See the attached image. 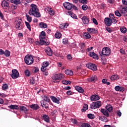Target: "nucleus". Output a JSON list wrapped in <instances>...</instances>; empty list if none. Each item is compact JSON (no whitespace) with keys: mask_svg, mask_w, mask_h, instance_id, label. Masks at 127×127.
Here are the masks:
<instances>
[{"mask_svg":"<svg viewBox=\"0 0 127 127\" xmlns=\"http://www.w3.org/2000/svg\"><path fill=\"white\" fill-rule=\"evenodd\" d=\"M9 109H11V110H18L19 109V107L18 105H11L8 107Z\"/></svg>","mask_w":127,"mask_h":127,"instance_id":"7c9ffc66","label":"nucleus"},{"mask_svg":"<svg viewBox=\"0 0 127 127\" xmlns=\"http://www.w3.org/2000/svg\"><path fill=\"white\" fill-rule=\"evenodd\" d=\"M26 17L27 18V20H28V22H31L32 21V18L29 15L26 14Z\"/></svg>","mask_w":127,"mask_h":127,"instance_id":"37998d69","label":"nucleus"},{"mask_svg":"<svg viewBox=\"0 0 127 127\" xmlns=\"http://www.w3.org/2000/svg\"><path fill=\"white\" fill-rule=\"evenodd\" d=\"M49 13H50L51 15H54L55 13L54 12V11H53V10L52 9V10L49 12Z\"/></svg>","mask_w":127,"mask_h":127,"instance_id":"69168bd1","label":"nucleus"},{"mask_svg":"<svg viewBox=\"0 0 127 127\" xmlns=\"http://www.w3.org/2000/svg\"><path fill=\"white\" fill-rule=\"evenodd\" d=\"M106 30L109 32V33H112L113 32V30L110 27H106Z\"/></svg>","mask_w":127,"mask_h":127,"instance_id":"5fc2aeb1","label":"nucleus"},{"mask_svg":"<svg viewBox=\"0 0 127 127\" xmlns=\"http://www.w3.org/2000/svg\"><path fill=\"white\" fill-rule=\"evenodd\" d=\"M91 101H99L100 100V96L97 95H93L90 97Z\"/></svg>","mask_w":127,"mask_h":127,"instance_id":"6ab92c4d","label":"nucleus"},{"mask_svg":"<svg viewBox=\"0 0 127 127\" xmlns=\"http://www.w3.org/2000/svg\"><path fill=\"white\" fill-rule=\"evenodd\" d=\"M66 58L67 60L69 61H72V56H71V55H67L66 56Z\"/></svg>","mask_w":127,"mask_h":127,"instance_id":"052dcab7","label":"nucleus"},{"mask_svg":"<svg viewBox=\"0 0 127 127\" xmlns=\"http://www.w3.org/2000/svg\"><path fill=\"white\" fill-rule=\"evenodd\" d=\"M30 83L31 84V85H34V83H35V80L34 79V78H32L30 79Z\"/></svg>","mask_w":127,"mask_h":127,"instance_id":"864d4df0","label":"nucleus"},{"mask_svg":"<svg viewBox=\"0 0 127 127\" xmlns=\"http://www.w3.org/2000/svg\"><path fill=\"white\" fill-rule=\"evenodd\" d=\"M122 2L123 4H125V5H127V0H123Z\"/></svg>","mask_w":127,"mask_h":127,"instance_id":"774afa93","label":"nucleus"},{"mask_svg":"<svg viewBox=\"0 0 127 127\" xmlns=\"http://www.w3.org/2000/svg\"><path fill=\"white\" fill-rule=\"evenodd\" d=\"M20 110L21 111H23V112H27V109L24 106H20Z\"/></svg>","mask_w":127,"mask_h":127,"instance_id":"09e8293b","label":"nucleus"},{"mask_svg":"<svg viewBox=\"0 0 127 127\" xmlns=\"http://www.w3.org/2000/svg\"><path fill=\"white\" fill-rule=\"evenodd\" d=\"M10 2L12 3H14V4L16 5H17V4H19V3H20L19 0H11Z\"/></svg>","mask_w":127,"mask_h":127,"instance_id":"c9c22d12","label":"nucleus"},{"mask_svg":"<svg viewBox=\"0 0 127 127\" xmlns=\"http://www.w3.org/2000/svg\"><path fill=\"white\" fill-rule=\"evenodd\" d=\"M79 1L81 3H83L85 4L88 3V0H79Z\"/></svg>","mask_w":127,"mask_h":127,"instance_id":"3c124183","label":"nucleus"},{"mask_svg":"<svg viewBox=\"0 0 127 127\" xmlns=\"http://www.w3.org/2000/svg\"><path fill=\"white\" fill-rule=\"evenodd\" d=\"M65 74H66V75H68L69 76H73V75H74L73 71L70 69L65 70Z\"/></svg>","mask_w":127,"mask_h":127,"instance_id":"393cba45","label":"nucleus"},{"mask_svg":"<svg viewBox=\"0 0 127 127\" xmlns=\"http://www.w3.org/2000/svg\"><path fill=\"white\" fill-rule=\"evenodd\" d=\"M86 67L89 69H90V70H92V71H97V70H98L97 65L92 63H88L86 64Z\"/></svg>","mask_w":127,"mask_h":127,"instance_id":"6e6552de","label":"nucleus"},{"mask_svg":"<svg viewBox=\"0 0 127 127\" xmlns=\"http://www.w3.org/2000/svg\"><path fill=\"white\" fill-rule=\"evenodd\" d=\"M120 31L122 33H126V32H127V28H126V27H121L120 28Z\"/></svg>","mask_w":127,"mask_h":127,"instance_id":"4c0bfd02","label":"nucleus"},{"mask_svg":"<svg viewBox=\"0 0 127 127\" xmlns=\"http://www.w3.org/2000/svg\"><path fill=\"white\" fill-rule=\"evenodd\" d=\"M99 119L100 121H102V122H104V123H108V122H109V121L108 120V118H107V117L103 116H99Z\"/></svg>","mask_w":127,"mask_h":127,"instance_id":"5701e85b","label":"nucleus"},{"mask_svg":"<svg viewBox=\"0 0 127 127\" xmlns=\"http://www.w3.org/2000/svg\"><path fill=\"white\" fill-rule=\"evenodd\" d=\"M88 109H89L88 104H84L83 105V108L81 110V111L82 113H84V112H86Z\"/></svg>","mask_w":127,"mask_h":127,"instance_id":"f704fd0d","label":"nucleus"},{"mask_svg":"<svg viewBox=\"0 0 127 127\" xmlns=\"http://www.w3.org/2000/svg\"><path fill=\"white\" fill-rule=\"evenodd\" d=\"M25 23L28 29H29L30 31H31V27L30 26V24H29V23L28 22H25Z\"/></svg>","mask_w":127,"mask_h":127,"instance_id":"79ce46f5","label":"nucleus"},{"mask_svg":"<svg viewBox=\"0 0 127 127\" xmlns=\"http://www.w3.org/2000/svg\"><path fill=\"white\" fill-rule=\"evenodd\" d=\"M82 9H83V10H87V9H88V5L86 4H83L82 6Z\"/></svg>","mask_w":127,"mask_h":127,"instance_id":"603ef678","label":"nucleus"},{"mask_svg":"<svg viewBox=\"0 0 127 127\" xmlns=\"http://www.w3.org/2000/svg\"><path fill=\"white\" fill-rule=\"evenodd\" d=\"M51 99L54 103L56 104H60V101L59 100L57 99V98L53 96H51Z\"/></svg>","mask_w":127,"mask_h":127,"instance_id":"a878e982","label":"nucleus"},{"mask_svg":"<svg viewBox=\"0 0 127 127\" xmlns=\"http://www.w3.org/2000/svg\"><path fill=\"white\" fill-rule=\"evenodd\" d=\"M42 98L43 99L41 101L46 102L47 103H49L50 102V98H49V97L46 95H44L42 97Z\"/></svg>","mask_w":127,"mask_h":127,"instance_id":"b1692460","label":"nucleus"},{"mask_svg":"<svg viewBox=\"0 0 127 127\" xmlns=\"http://www.w3.org/2000/svg\"><path fill=\"white\" fill-rule=\"evenodd\" d=\"M90 80L91 82H95V81H97V76L96 75L92 76L90 78Z\"/></svg>","mask_w":127,"mask_h":127,"instance_id":"58836bf2","label":"nucleus"},{"mask_svg":"<svg viewBox=\"0 0 127 127\" xmlns=\"http://www.w3.org/2000/svg\"><path fill=\"white\" fill-rule=\"evenodd\" d=\"M64 6L66 9H67L68 10H71V9H72V4L68 2H65L64 3Z\"/></svg>","mask_w":127,"mask_h":127,"instance_id":"f8f14e48","label":"nucleus"},{"mask_svg":"<svg viewBox=\"0 0 127 127\" xmlns=\"http://www.w3.org/2000/svg\"><path fill=\"white\" fill-rule=\"evenodd\" d=\"M75 89L78 92V93H80V94H83V93H84V89L81 86H76L75 87Z\"/></svg>","mask_w":127,"mask_h":127,"instance_id":"412c9836","label":"nucleus"},{"mask_svg":"<svg viewBox=\"0 0 127 127\" xmlns=\"http://www.w3.org/2000/svg\"><path fill=\"white\" fill-rule=\"evenodd\" d=\"M47 70V68L45 66H42L41 68V70L42 71V72H45Z\"/></svg>","mask_w":127,"mask_h":127,"instance_id":"4d7b16f0","label":"nucleus"},{"mask_svg":"<svg viewBox=\"0 0 127 127\" xmlns=\"http://www.w3.org/2000/svg\"><path fill=\"white\" fill-rule=\"evenodd\" d=\"M80 127H91V125L87 123H83L81 126Z\"/></svg>","mask_w":127,"mask_h":127,"instance_id":"49530a36","label":"nucleus"},{"mask_svg":"<svg viewBox=\"0 0 127 127\" xmlns=\"http://www.w3.org/2000/svg\"><path fill=\"white\" fill-rule=\"evenodd\" d=\"M68 39H64L63 40V43L64 44H68Z\"/></svg>","mask_w":127,"mask_h":127,"instance_id":"13d9d810","label":"nucleus"},{"mask_svg":"<svg viewBox=\"0 0 127 127\" xmlns=\"http://www.w3.org/2000/svg\"><path fill=\"white\" fill-rule=\"evenodd\" d=\"M115 13L117 16H119V17H121V16H122V14H121L119 10L115 11Z\"/></svg>","mask_w":127,"mask_h":127,"instance_id":"8fccbe9b","label":"nucleus"},{"mask_svg":"<svg viewBox=\"0 0 127 127\" xmlns=\"http://www.w3.org/2000/svg\"><path fill=\"white\" fill-rule=\"evenodd\" d=\"M110 79L112 81H116V80H119L120 79V76L118 75H114L111 77Z\"/></svg>","mask_w":127,"mask_h":127,"instance_id":"c756f323","label":"nucleus"},{"mask_svg":"<svg viewBox=\"0 0 127 127\" xmlns=\"http://www.w3.org/2000/svg\"><path fill=\"white\" fill-rule=\"evenodd\" d=\"M89 56H90V57H92L96 60H98V59H99V56H98L97 54H95V53L93 52H90L89 53Z\"/></svg>","mask_w":127,"mask_h":127,"instance_id":"ddd939ff","label":"nucleus"},{"mask_svg":"<svg viewBox=\"0 0 127 127\" xmlns=\"http://www.w3.org/2000/svg\"><path fill=\"white\" fill-rule=\"evenodd\" d=\"M93 22L96 25H98V21H97V20L95 18H93Z\"/></svg>","mask_w":127,"mask_h":127,"instance_id":"0e129e2a","label":"nucleus"},{"mask_svg":"<svg viewBox=\"0 0 127 127\" xmlns=\"http://www.w3.org/2000/svg\"><path fill=\"white\" fill-rule=\"evenodd\" d=\"M101 112L105 117H107V118L110 117V114H109V111L108 110L104 109H102L101 110Z\"/></svg>","mask_w":127,"mask_h":127,"instance_id":"aec40b11","label":"nucleus"},{"mask_svg":"<svg viewBox=\"0 0 127 127\" xmlns=\"http://www.w3.org/2000/svg\"><path fill=\"white\" fill-rule=\"evenodd\" d=\"M42 119H43L45 122H46V123H49L50 122L49 117L46 114H45L42 116Z\"/></svg>","mask_w":127,"mask_h":127,"instance_id":"4be33fe9","label":"nucleus"},{"mask_svg":"<svg viewBox=\"0 0 127 127\" xmlns=\"http://www.w3.org/2000/svg\"><path fill=\"white\" fill-rule=\"evenodd\" d=\"M29 14L30 15H33L35 17H40V16H41L40 13H39L38 8H37V6L34 4H32L30 5V8L29 10Z\"/></svg>","mask_w":127,"mask_h":127,"instance_id":"f257e3e1","label":"nucleus"},{"mask_svg":"<svg viewBox=\"0 0 127 127\" xmlns=\"http://www.w3.org/2000/svg\"><path fill=\"white\" fill-rule=\"evenodd\" d=\"M83 36L85 39H90L91 38V35L88 32L83 33Z\"/></svg>","mask_w":127,"mask_h":127,"instance_id":"cd10ccee","label":"nucleus"},{"mask_svg":"<svg viewBox=\"0 0 127 127\" xmlns=\"http://www.w3.org/2000/svg\"><path fill=\"white\" fill-rule=\"evenodd\" d=\"M109 17L110 19H114V18H115V16L114 15V14H110L109 15Z\"/></svg>","mask_w":127,"mask_h":127,"instance_id":"338daca9","label":"nucleus"},{"mask_svg":"<svg viewBox=\"0 0 127 127\" xmlns=\"http://www.w3.org/2000/svg\"><path fill=\"white\" fill-rule=\"evenodd\" d=\"M120 11L123 15L124 16H127V7H124L120 9Z\"/></svg>","mask_w":127,"mask_h":127,"instance_id":"9b49d317","label":"nucleus"},{"mask_svg":"<svg viewBox=\"0 0 127 127\" xmlns=\"http://www.w3.org/2000/svg\"><path fill=\"white\" fill-rule=\"evenodd\" d=\"M45 52L47 53V55L49 56H52L53 52L50 47H47L45 50Z\"/></svg>","mask_w":127,"mask_h":127,"instance_id":"a211bd4d","label":"nucleus"},{"mask_svg":"<svg viewBox=\"0 0 127 127\" xmlns=\"http://www.w3.org/2000/svg\"><path fill=\"white\" fill-rule=\"evenodd\" d=\"M1 6L3 8H7L9 6V3L4 0L1 2Z\"/></svg>","mask_w":127,"mask_h":127,"instance_id":"f3484780","label":"nucleus"},{"mask_svg":"<svg viewBox=\"0 0 127 127\" xmlns=\"http://www.w3.org/2000/svg\"><path fill=\"white\" fill-rule=\"evenodd\" d=\"M87 118H88V119L93 120V119H95V115L94 114H89L87 115Z\"/></svg>","mask_w":127,"mask_h":127,"instance_id":"ea45409f","label":"nucleus"},{"mask_svg":"<svg viewBox=\"0 0 127 127\" xmlns=\"http://www.w3.org/2000/svg\"><path fill=\"white\" fill-rule=\"evenodd\" d=\"M46 36V34L44 31H42L40 34L39 38H40V42L41 45H49V42L45 41V37Z\"/></svg>","mask_w":127,"mask_h":127,"instance_id":"7ed1b4c3","label":"nucleus"},{"mask_svg":"<svg viewBox=\"0 0 127 127\" xmlns=\"http://www.w3.org/2000/svg\"><path fill=\"white\" fill-rule=\"evenodd\" d=\"M80 51L82 53H85L86 51V44L85 43H82L80 44Z\"/></svg>","mask_w":127,"mask_h":127,"instance_id":"2eb2a0df","label":"nucleus"},{"mask_svg":"<svg viewBox=\"0 0 127 127\" xmlns=\"http://www.w3.org/2000/svg\"><path fill=\"white\" fill-rule=\"evenodd\" d=\"M63 74L62 73L56 74L52 77L53 80H54V83H58L60 82V80L63 79Z\"/></svg>","mask_w":127,"mask_h":127,"instance_id":"39448f33","label":"nucleus"},{"mask_svg":"<svg viewBox=\"0 0 127 127\" xmlns=\"http://www.w3.org/2000/svg\"><path fill=\"white\" fill-rule=\"evenodd\" d=\"M60 27L61 28H62L63 29H65V28H66L64 24H60Z\"/></svg>","mask_w":127,"mask_h":127,"instance_id":"e2e57ef3","label":"nucleus"},{"mask_svg":"<svg viewBox=\"0 0 127 127\" xmlns=\"http://www.w3.org/2000/svg\"><path fill=\"white\" fill-rule=\"evenodd\" d=\"M39 27L41 28H47V24L44 22H40L39 24Z\"/></svg>","mask_w":127,"mask_h":127,"instance_id":"c85d7f7f","label":"nucleus"},{"mask_svg":"<svg viewBox=\"0 0 127 127\" xmlns=\"http://www.w3.org/2000/svg\"><path fill=\"white\" fill-rule=\"evenodd\" d=\"M2 89L3 91H5V90H7V89H8V86H7L6 83H5L2 85Z\"/></svg>","mask_w":127,"mask_h":127,"instance_id":"a19ab883","label":"nucleus"},{"mask_svg":"<svg viewBox=\"0 0 127 127\" xmlns=\"http://www.w3.org/2000/svg\"><path fill=\"white\" fill-rule=\"evenodd\" d=\"M99 54L100 56H103V55H105V56H109L110 54H111V50L109 49V48H104L102 49V52H100Z\"/></svg>","mask_w":127,"mask_h":127,"instance_id":"423d86ee","label":"nucleus"},{"mask_svg":"<svg viewBox=\"0 0 127 127\" xmlns=\"http://www.w3.org/2000/svg\"><path fill=\"white\" fill-rule=\"evenodd\" d=\"M4 55L6 57H8L10 55V52L9 51L6 50L5 52H4Z\"/></svg>","mask_w":127,"mask_h":127,"instance_id":"a18cd8bd","label":"nucleus"},{"mask_svg":"<svg viewBox=\"0 0 127 127\" xmlns=\"http://www.w3.org/2000/svg\"><path fill=\"white\" fill-rule=\"evenodd\" d=\"M71 122H72V123L74 124V125H77L78 124V121L76 119H71Z\"/></svg>","mask_w":127,"mask_h":127,"instance_id":"bf43d9fd","label":"nucleus"},{"mask_svg":"<svg viewBox=\"0 0 127 127\" xmlns=\"http://www.w3.org/2000/svg\"><path fill=\"white\" fill-rule=\"evenodd\" d=\"M106 109L109 113H113V106L111 105H107L106 106Z\"/></svg>","mask_w":127,"mask_h":127,"instance_id":"bb28decb","label":"nucleus"},{"mask_svg":"<svg viewBox=\"0 0 127 127\" xmlns=\"http://www.w3.org/2000/svg\"><path fill=\"white\" fill-rule=\"evenodd\" d=\"M15 28L17 30H21L24 27L22 19L20 17H17L15 19Z\"/></svg>","mask_w":127,"mask_h":127,"instance_id":"f03ea898","label":"nucleus"},{"mask_svg":"<svg viewBox=\"0 0 127 127\" xmlns=\"http://www.w3.org/2000/svg\"><path fill=\"white\" fill-rule=\"evenodd\" d=\"M104 22L106 25L107 26H111V25H112V19H110V18H105Z\"/></svg>","mask_w":127,"mask_h":127,"instance_id":"4468645a","label":"nucleus"},{"mask_svg":"<svg viewBox=\"0 0 127 127\" xmlns=\"http://www.w3.org/2000/svg\"><path fill=\"white\" fill-rule=\"evenodd\" d=\"M30 108L33 109V110L36 111V110H38V109H39V106H38V105L37 104H33L30 105Z\"/></svg>","mask_w":127,"mask_h":127,"instance_id":"72a5a7b5","label":"nucleus"},{"mask_svg":"<svg viewBox=\"0 0 127 127\" xmlns=\"http://www.w3.org/2000/svg\"><path fill=\"white\" fill-rule=\"evenodd\" d=\"M24 73L25 75L27 77H29V76H30L31 75L30 71H29L28 69H26V70H25Z\"/></svg>","mask_w":127,"mask_h":127,"instance_id":"c03bdc74","label":"nucleus"},{"mask_svg":"<svg viewBox=\"0 0 127 127\" xmlns=\"http://www.w3.org/2000/svg\"><path fill=\"white\" fill-rule=\"evenodd\" d=\"M81 19L84 24H89V23L90 22V19L89 18V17L87 16H83L82 17Z\"/></svg>","mask_w":127,"mask_h":127,"instance_id":"9d476101","label":"nucleus"},{"mask_svg":"<svg viewBox=\"0 0 127 127\" xmlns=\"http://www.w3.org/2000/svg\"><path fill=\"white\" fill-rule=\"evenodd\" d=\"M55 37L56 38H58V39L61 38V37H62V34H61V33L58 32L56 33Z\"/></svg>","mask_w":127,"mask_h":127,"instance_id":"e433bc0d","label":"nucleus"},{"mask_svg":"<svg viewBox=\"0 0 127 127\" xmlns=\"http://www.w3.org/2000/svg\"><path fill=\"white\" fill-rule=\"evenodd\" d=\"M87 30L88 32H89V33H91V34H93V33H95V32L97 31L96 29L92 28H88Z\"/></svg>","mask_w":127,"mask_h":127,"instance_id":"473e14b6","label":"nucleus"},{"mask_svg":"<svg viewBox=\"0 0 127 127\" xmlns=\"http://www.w3.org/2000/svg\"><path fill=\"white\" fill-rule=\"evenodd\" d=\"M120 51V53H121V54H124V55H126V51H125V50H124L123 49H121Z\"/></svg>","mask_w":127,"mask_h":127,"instance_id":"680f3d73","label":"nucleus"},{"mask_svg":"<svg viewBox=\"0 0 127 127\" xmlns=\"http://www.w3.org/2000/svg\"><path fill=\"white\" fill-rule=\"evenodd\" d=\"M47 103L49 102H47L46 101H40V104L43 108L49 109V105Z\"/></svg>","mask_w":127,"mask_h":127,"instance_id":"dca6fc26","label":"nucleus"},{"mask_svg":"<svg viewBox=\"0 0 127 127\" xmlns=\"http://www.w3.org/2000/svg\"><path fill=\"white\" fill-rule=\"evenodd\" d=\"M43 66L44 67H46V68H47V67H48V66H49V62H45L43 63Z\"/></svg>","mask_w":127,"mask_h":127,"instance_id":"de8ad7c7","label":"nucleus"},{"mask_svg":"<svg viewBox=\"0 0 127 127\" xmlns=\"http://www.w3.org/2000/svg\"><path fill=\"white\" fill-rule=\"evenodd\" d=\"M24 61L27 65H31V64H33L34 60L32 56L28 55L25 57Z\"/></svg>","mask_w":127,"mask_h":127,"instance_id":"20e7f679","label":"nucleus"},{"mask_svg":"<svg viewBox=\"0 0 127 127\" xmlns=\"http://www.w3.org/2000/svg\"><path fill=\"white\" fill-rule=\"evenodd\" d=\"M68 14H69L70 16H71V17H72V18H74V19H78V17H77V15L72 13V11H68Z\"/></svg>","mask_w":127,"mask_h":127,"instance_id":"2f4dec72","label":"nucleus"},{"mask_svg":"<svg viewBox=\"0 0 127 127\" xmlns=\"http://www.w3.org/2000/svg\"><path fill=\"white\" fill-rule=\"evenodd\" d=\"M52 9V8H50L49 7H47L45 8V11L46 12H49Z\"/></svg>","mask_w":127,"mask_h":127,"instance_id":"6e6d98bb","label":"nucleus"},{"mask_svg":"<svg viewBox=\"0 0 127 127\" xmlns=\"http://www.w3.org/2000/svg\"><path fill=\"white\" fill-rule=\"evenodd\" d=\"M102 106V103H101V101H96L93 102L90 106V108L91 109V110H95L96 109H99Z\"/></svg>","mask_w":127,"mask_h":127,"instance_id":"0eeeda50","label":"nucleus"},{"mask_svg":"<svg viewBox=\"0 0 127 127\" xmlns=\"http://www.w3.org/2000/svg\"><path fill=\"white\" fill-rule=\"evenodd\" d=\"M11 77L12 79H17V78L19 77V72H18V71L16 69H13L12 70Z\"/></svg>","mask_w":127,"mask_h":127,"instance_id":"1a4fd4ad","label":"nucleus"}]
</instances>
